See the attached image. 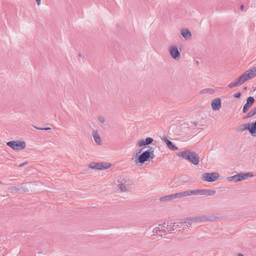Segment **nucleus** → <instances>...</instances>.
Here are the masks:
<instances>
[{
    "label": "nucleus",
    "mask_w": 256,
    "mask_h": 256,
    "mask_svg": "<svg viewBox=\"0 0 256 256\" xmlns=\"http://www.w3.org/2000/svg\"><path fill=\"white\" fill-rule=\"evenodd\" d=\"M177 155L180 157L188 160L194 165L198 164L200 162V157L198 154L190 150H186L184 151L179 152L177 154Z\"/></svg>",
    "instance_id": "f257e3e1"
},
{
    "label": "nucleus",
    "mask_w": 256,
    "mask_h": 256,
    "mask_svg": "<svg viewBox=\"0 0 256 256\" xmlns=\"http://www.w3.org/2000/svg\"><path fill=\"white\" fill-rule=\"evenodd\" d=\"M220 218V214L218 213L210 214L206 215H201L192 218V220L194 222H204L207 221H214Z\"/></svg>",
    "instance_id": "f03ea898"
},
{
    "label": "nucleus",
    "mask_w": 256,
    "mask_h": 256,
    "mask_svg": "<svg viewBox=\"0 0 256 256\" xmlns=\"http://www.w3.org/2000/svg\"><path fill=\"white\" fill-rule=\"evenodd\" d=\"M118 186L121 192H126L128 190L130 186L132 184V181L128 178H120L117 180Z\"/></svg>",
    "instance_id": "7ed1b4c3"
},
{
    "label": "nucleus",
    "mask_w": 256,
    "mask_h": 256,
    "mask_svg": "<svg viewBox=\"0 0 256 256\" xmlns=\"http://www.w3.org/2000/svg\"><path fill=\"white\" fill-rule=\"evenodd\" d=\"M254 174L252 172L242 173L240 172L237 174H235L232 176H229L227 178L229 181H234L238 182L242 180H246L248 177H252Z\"/></svg>",
    "instance_id": "20e7f679"
},
{
    "label": "nucleus",
    "mask_w": 256,
    "mask_h": 256,
    "mask_svg": "<svg viewBox=\"0 0 256 256\" xmlns=\"http://www.w3.org/2000/svg\"><path fill=\"white\" fill-rule=\"evenodd\" d=\"M6 144L13 150H23L26 146V142L24 141H10L6 143Z\"/></svg>",
    "instance_id": "39448f33"
},
{
    "label": "nucleus",
    "mask_w": 256,
    "mask_h": 256,
    "mask_svg": "<svg viewBox=\"0 0 256 256\" xmlns=\"http://www.w3.org/2000/svg\"><path fill=\"white\" fill-rule=\"evenodd\" d=\"M220 178L219 174L214 172H206L202 174V179L204 181L208 182H213L218 179Z\"/></svg>",
    "instance_id": "423d86ee"
},
{
    "label": "nucleus",
    "mask_w": 256,
    "mask_h": 256,
    "mask_svg": "<svg viewBox=\"0 0 256 256\" xmlns=\"http://www.w3.org/2000/svg\"><path fill=\"white\" fill-rule=\"evenodd\" d=\"M111 164L108 162L92 163L89 165V167L92 169L102 170L110 168Z\"/></svg>",
    "instance_id": "0eeeda50"
},
{
    "label": "nucleus",
    "mask_w": 256,
    "mask_h": 256,
    "mask_svg": "<svg viewBox=\"0 0 256 256\" xmlns=\"http://www.w3.org/2000/svg\"><path fill=\"white\" fill-rule=\"evenodd\" d=\"M182 198V192H180L162 196L160 198V202H168L176 198Z\"/></svg>",
    "instance_id": "6e6552de"
},
{
    "label": "nucleus",
    "mask_w": 256,
    "mask_h": 256,
    "mask_svg": "<svg viewBox=\"0 0 256 256\" xmlns=\"http://www.w3.org/2000/svg\"><path fill=\"white\" fill-rule=\"evenodd\" d=\"M168 52L171 56L176 60H178L180 58V54L177 47L176 46H170L169 48Z\"/></svg>",
    "instance_id": "1a4fd4ad"
},
{
    "label": "nucleus",
    "mask_w": 256,
    "mask_h": 256,
    "mask_svg": "<svg viewBox=\"0 0 256 256\" xmlns=\"http://www.w3.org/2000/svg\"><path fill=\"white\" fill-rule=\"evenodd\" d=\"M246 81L256 76V66L245 72L242 74Z\"/></svg>",
    "instance_id": "9d476101"
},
{
    "label": "nucleus",
    "mask_w": 256,
    "mask_h": 256,
    "mask_svg": "<svg viewBox=\"0 0 256 256\" xmlns=\"http://www.w3.org/2000/svg\"><path fill=\"white\" fill-rule=\"evenodd\" d=\"M202 189H196L194 190H188L182 192V197H186L191 196L201 195Z\"/></svg>",
    "instance_id": "9b49d317"
},
{
    "label": "nucleus",
    "mask_w": 256,
    "mask_h": 256,
    "mask_svg": "<svg viewBox=\"0 0 256 256\" xmlns=\"http://www.w3.org/2000/svg\"><path fill=\"white\" fill-rule=\"evenodd\" d=\"M246 82V79L244 78L242 75H241L235 82H231L228 85L230 88H233L240 86Z\"/></svg>",
    "instance_id": "f8f14e48"
},
{
    "label": "nucleus",
    "mask_w": 256,
    "mask_h": 256,
    "mask_svg": "<svg viewBox=\"0 0 256 256\" xmlns=\"http://www.w3.org/2000/svg\"><path fill=\"white\" fill-rule=\"evenodd\" d=\"M150 158V152L148 149V150L144 152L140 155L138 156V162L142 164L144 162H146Z\"/></svg>",
    "instance_id": "ddd939ff"
},
{
    "label": "nucleus",
    "mask_w": 256,
    "mask_h": 256,
    "mask_svg": "<svg viewBox=\"0 0 256 256\" xmlns=\"http://www.w3.org/2000/svg\"><path fill=\"white\" fill-rule=\"evenodd\" d=\"M254 102V99L252 96H249L246 100V104H244L243 107L242 112L244 113L246 112L248 109L252 105Z\"/></svg>",
    "instance_id": "4468645a"
},
{
    "label": "nucleus",
    "mask_w": 256,
    "mask_h": 256,
    "mask_svg": "<svg viewBox=\"0 0 256 256\" xmlns=\"http://www.w3.org/2000/svg\"><path fill=\"white\" fill-rule=\"evenodd\" d=\"M212 109L214 110H218L221 108V100L219 98H215L211 102Z\"/></svg>",
    "instance_id": "2eb2a0df"
},
{
    "label": "nucleus",
    "mask_w": 256,
    "mask_h": 256,
    "mask_svg": "<svg viewBox=\"0 0 256 256\" xmlns=\"http://www.w3.org/2000/svg\"><path fill=\"white\" fill-rule=\"evenodd\" d=\"M13 190L20 194H22L28 191V188L22 185H18L13 187Z\"/></svg>",
    "instance_id": "dca6fc26"
},
{
    "label": "nucleus",
    "mask_w": 256,
    "mask_h": 256,
    "mask_svg": "<svg viewBox=\"0 0 256 256\" xmlns=\"http://www.w3.org/2000/svg\"><path fill=\"white\" fill-rule=\"evenodd\" d=\"M153 141L154 140L152 138H146L145 140H140L138 143V145L140 147L145 145H148L152 144Z\"/></svg>",
    "instance_id": "f3484780"
},
{
    "label": "nucleus",
    "mask_w": 256,
    "mask_h": 256,
    "mask_svg": "<svg viewBox=\"0 0 256 256\" xmlns=\"http://www.w3.org/2000/svg\"><path fill=\"white\" fill-rule=\"evenodd\" d=\"M216 194V190H212L202 189L201 195L212 196Z\"/></svg>",
    "instance_id": "a211bd4d"
},
{
    "label": "nucleus",
    "mask_w": 256,
    "mask_h": 256,
    "mask_svg": "<svg viewBox=\"0 0 256 256\" xmlns=\"http://www.w3.org/2000/svg\"><path fill=\"white\" fill-rule=\"evenodd\" d=\"M172 224L175 230L178 231L181 230L180 228L182 226V220H178L176 222H172Z\"/></svg>",
    "instance_id": "6ab92c4d"
},
{
    "label": "nucleus",
    "mask_w": 256,
    "mask_h": 256,
    "mask_svg": "<svg viewBox=\"0 0 256 256\" xmlns=\"http://www.w3.org/2000/svg\"><path fill=\"white\" fill-rule=\"evenodd\" d=\"M181 34L182 36L186 39H188L192 36L190 31L187 29L182 30Z\"/></svg>",
    "instance_id": "aec40b11"
},
{
    "label": "nucleus",
    "mask_w": 256,
    "mask_h": 256,
    "mask_svg": "<svg viewBox=\"0 0 256 256\" xmlns=\"http://www.w3.org/2000/svg\"><path fill=\"white\" fill-rule=\"evenodd\" d=\"M249 132L252 136H256V120L251 127L250 126Z\"/></svg>",
    "instance_id": "412c9836"
},
{
    "label": "nucleus",
    "mask_w": 256,
    "mask_h": 256,
    "mask_svg": "<svg viewBox=\"0 0 256 256\" xmlns=\"http://www.w3.org/2000/svg\"><path fill=\"white\" fill-rule=\"evenodd\" d=\"M182 226L183 228H184L188 227L191 224L192 222H193V220H192V218H186L185 220H182Z\"/></svg>",
    "instance_id": "4be33fe9"
},
{
    "label": "nucleus",
    "mask_w": 256,
    "mask_h": 256,
    "mask_svg": "<svg viewBox=\"0 0 256 256\" xmlns=\"http://www.w3.org/2000/svg\"><path fill=\"white\" fill-rule=\"evenodd\" d=\"M94 138V140L95 142L98 145L102 144L101 138L98 134V132H96L93 134Z\"/></svg>",
    "instance_id": "5701e85b"
},
{
    "label": "nucleus",
    "mask_w": 256,
    "mask_h": 256,
    "mask_svg": "<svg viewBox=\"0 0 256 256\" xmlns=\"http://www.w3.org/2000/svg\"><path fill=\"white\" fill-rule=\"evenodd\" d=\"M214 92V90L212 88H204L201 90L200 92V94H213Z\"/></svg>",
    "instance_id": "b1692460"
},
{
    "label": "nucleus",
    "mask_w": 256,
    "mask_h": 256,
    "mask_svg": "<svg viewBox=\"0 0 256 256\" xmlns=\"http://www.w3.org/2000/svg\"><path fill=\"white\" fill-rule=\"evenodd\" d=\"M256 114V107L251 110L245 116L244 118L253 116Z\"/></svg>",
    "instance_id": "393cba45"
},
{
    "label": "nucleus",
    "mask_w": 256,
    "mask_h": 256,
    "mask_svg": "<svg viewBox=\"0 0 256 256\" xmlns=\"http://www.w3.org/2000/svg\"><path fill=\"white\" fill-rule=\"evenodd\" d=\"M250 126V124H244L242 125L240 127L238 130L240 132H244V130H245L246 129H248L249 130Z\"/></svg>",
    "instance_id": "a878e982"
},
{
    "label": "nucleus",
    "mask_w": 256,
    "mask_h": 256,
    "mask_svg": "<svg viewBox=\"0 0 256 256\" xmlns=\"http://www.w3.org/2000/svg\"><path fill=\"white\" fill-rule=\"evenodd\" d=\"M167 146L170 149L173 150H177L178 149L177 146H176L175 145H174L171 141L168 142V144H167Z\"/></svg>",
    "instance_id": "bb28decb"
},
{
    "label": "nucleus",
    "mask_w": 256,
    "mask_h": 256,
    "mask_svg": "<svg viewBox=\"0 0 256 256\" xmlns=\"http://www.w3.org/2000/svg\"><path fill=\"white\" fill-rule=\"evenodd\" d=\"M148 148H149L148 150L150 152V158H151L152 159L155 157V155L154 153V148H152L150 147V146H148Z\"/></svg>",
    "instance_id": "cd10ccee"
},
{
    "label": "nucleus",
    "mask_w": 256,
    "mask_h": 256,
    "mask_svg": "<svg viewBox=\"0 0 256 256\" xmlns=\"http://www.w3.org/2000/svg\"><path fill=\"white\" fill-rule=\"evenodd\" d=\"M168 229V231H170V232L173 231V230H175V229H174V226L172 224V222H170Z\"/></svg>",
    "instance_id": "c85d7f7f"
},
{
    "label": "nucleus",
    "mask_w": 256,
    "mask_h": 256,
    "mask_svg": "<svg viewBox=\"0 0 256 256\" xmlns=\"http://www.w3.org/2000/svg\"><path fill=\"white\" fill-rule=\"evenodd\" d=\"M36 129L40 130H50L51 128H38L32 126Z\"/></svg>",
    "instance_id": "c756f323"
},
{
    "label": "nucleus",
    "mask_w": 256,
    "mask_h": 256,
    "mask_svg": "<svg viewBox=\"0 0 256 256\" xmlns=\"http://www.w3.org/2000/svg\"><path fill=\"white\" fill-rule=\"evenodd\" d=\"M160 226H161L162 228H168L169 224H166V222H164L162 224H160Z\"/></svg>",
    "instance_id": "7c9ffc66"
},
{
    "label": "nucleus",
    "mask_w": 256,
    "mask_h": 256,
    "mask_svg": "<svg viewBox=\"0 0 256 256\" xmlns=\"http://www.w3.org/2000/svg\"><path fill=\"white\" fill-rule=\"evenodd\" d=\"M240 96H241V93L240 92H238L235 93L234 94V96L235 98H240Z\"/></svg>",
    "instance_id": "2f4dec72"
},
{
    "label": "nucleus",
    "mask_w": 256,
    "mask_h": 256,
    "mask_svg": "<svg viewBox=\"0 0 256 256\" xmlns=\"http://www.w3.org/2000/svg\"><path fill=\"white\" fill-rule=\"evenodd\" d=\"M160 232V228L156 227L153 230V232L158 234V232Z\"/></svg>",
    "instance_id": "473e14b6"
},
{
    "label": "nucleus",
    "mask_w": 256,
    "mask_h": 256,
    "mask_svg": "<svg viewBox=\"0 0 256 256\" xmlns=\"http://www.w3.org/2000/svg\"><path fill=\"white\" fill-rule=\"evenodd\" d=\"M98 120L101 122V123H104L105 122V119L104 117L102 116H99L98 117Z\"/></svg>",
    "instance_id": "72a5a7b5"
},
{
    "label": "nucleus",
    "mask_w": 256,
    "mask_h": 256,
    "mask_svg": "<svg viewBox=\"0 0 256 256\" xmlns=\"http://www.w3.org/2000/svg\"><path fill=\"white\" fill-rule=\"evenodd\" d=\"M162 140L164 141L166 145L168 144V142H170V140H168L167 138L165 136L163 138Z\"/></svg>",
    "instance_id": "f704fd0d"
},
{
    "label": "nucleus",
    "mask_w": 256,
    "mask_h": 256,
    "mask_svg": "<svg viewBox=\"0 0 256 256\" xmlns=\"http://www.w3.org/2000/svg\"><path fill=\"white\" fill-rule=\"evenodd\" d=\"M142 150V148L141 150H139L138 152H136V158H138V156H139L138 154H140Z\"/></svg>",
    "instance_id": "c9c22d12"
},
{
    "label": "nucleus",
    "mask_w": 256,
    "mask_h": 256,
    "mask_svg": "<svg viewBox=\"0 0 256 256\" xmlns=\"http://www.w3.org/2000/svg\"><path fill=\"white\" fill-rule=\"evenodd\" d=\"M36 2L38 6H40L41 4V0H36Z\"/></svg>",
    "instance_id": "e433bc0d"
},
{
    "label": "nucleus",
    "mask_w": 256,
    "mask_h": 256,
    "mask_svg": "<svg viewBox=\"0 0 256 256\" xmlns=\"http://www.w3.org/2000/svg\"><path fill=\"white\" fill-rule=\"evenodd\" d=\"M27 164V162L22 163V164H20L19 166L20 167H22L24 166L25 164Z\"/></svg>",
    "instance_id": "4c0bfd02"
},
{
    "label": "nucleus",
    "mask_w": 256,
    "mask_h": 256,
    "mask_svg": "<svg viewBox=\"0 0 256 256\" xmlns=\"http://www.w3.org/2000/svg\"><path fill=\"white\" fill-rule=\"evenodd\" d=\"M240 8L241 10H244V5L242 4L240 6Z\"/></svg>",
    "instance_id": "58836bf2"
},
{
    "label": "nucleus",
    "mask_w": 256,
    "mask_h": 256,
    "mask_svg": "<svg viewBox=\"0 0 256 256\" xmlns=\"http://www.w3.org/2000/svg\"><path fill=\"white\" fill-rule=\"evenodd\" d=\"M160 232H166V230L165 228H162V229L160 230Z\"/></svg>",
    "instance_id": "ea45409f"
},
{
    "label": "nucleus",
    "mask_w": 256,
    "mask_h": 256,
    "mask_svg": "<svg viewBox=\"0 0 256 256\" xmlns=\"http://www.w3.org/2000/svg\"><path fill=\"white\" fill-rule=\"evenodd\" d=\"M238 256H244V254H242L238 253Z\"/></svg>",
    "instance_id": "a19ab883"
},
{
    "label": "nucleus",
    "mask_w": 256,
    "mask_h": 256,
    "mask_svg": "<svg viewBox=\"0 0 256 256\" xmlns=\"http://www.w3.org/2000/svg\"><path fill=\"white\" fill-rule=\"evenodd\" d=\"M82 56V54H79V56Z\"/></svg>",
    "instance_id": "79ce46f5"
},
{
    "label": "nucleus",
    "mask_w": 256,
    "mask_h": 256,
    "mask_svg": "<svg viewBox=\"0 0 256 256\" xmlns=\"http://www.w3.org/2000/svg\"><path fill=\"white\" fill-rule=\"evenodd\" d=\"M2 184V182L1 181H0V184Z\"/></svg>",
    "instance_id": "37998d69"
}]
</instances>
